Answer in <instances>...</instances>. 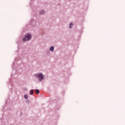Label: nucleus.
I'll return each mask as SVG.
<instances>
[{
    "mask_svg": "<svg viewBox=\"0 0 125 125\" xmlns=\"http://www.w3.org/2000/svg\"><path fill=\"white\" fill-rule=\"evenodd\" d=\"M31 39H32V33H27L23 36V38L22 39V42H26L31 41Z\"/></svg>",
    "mask_w": 125,
    "mask_h": 125,
    "instance_id": "1",
    "label": "nucleus"
},
{
    "mask_svg": "<svg viewBox=\"0 0 125 125\" xmlns=\"http://www.w3.org/2000/svg\"><path fill=\"white\" fill-rule=\"evenodd\" d=\"M36 26H37V21L32 19L31 20L30 24L26 25V28L31 29V28H35Z\"/></svg>",
    "mask_w": 125,
    "mask_h": 125,
    "instance_id": "2",
    "label": "nucleus"
},
{
    "mask_svg": "<svg viewBox=\"0 0 125 125\" xmlns=\"http://www.w3.org/2000/svg\"><path fill=\"white\" fill-rule=\"evenodd\" d=\"M33 2H34V0H31L30 2V4L33 11L32 14H34V11L37 12V7H36V6L34 5V4H32Z\"/></svg>",
    "mask_w": 125,
    "mask_h": 125,
    "instance_id": "3",
    "label": "nucleus"
},
{
    "mask_svg": "<svg viewBox=\"0 0 125 125\" xmlns=\"http://www.w3.org/2000/svg\"><path fill=\"white\" fill-rule=\"evenodd\" d=\"M35 77L36 78H38V81L39 82H42L44 79L43 75L42 74V73H41L39 74H35Z\"/></svg>",
    "mask_w": 125,
    "mask_h": 125,
    "instance_id": "4",
    "label": "nucleus"
},
{
    "mask_svg": "<svg viewBox=\"0 0 125 125\" xmlns=\"http://www.w3.org/2000/svg\"><path fill=\"white\" fill-rule=\"evenodd\" d=\"M45 13V11L44 10H41L39 11V14L40 15H43Z\"/></svg>",
    "mask_w": 125,
    "mask_h": 125,
    "instance_id": "5",
    "label": "nucleus"
},
{
    "mask_svg": "<svg viewBox=\"0 0 125 125\" xmlns=\"http://www.w3.org/2000/svg\"><path fill=\"white\" fill-rule=\"evenodd\" d=\"M50 51H54V47L53 46H52L49 48Z\"/></svg>",
    "mask_w": 125,
    "mask_h": 125,
    "instance_id": "6",
    "label": "nucleus"
},
{
    "mask_svg": "<svg viewBox=\"0 0 125 125\" xmlns=\"http://www.w3.org/2000/svg\"><path fill=\"white\" fill-rule=\"evenodd\" d=\"M73 23L71 22L69 24V29H72V28H73Z\"/></svg>",
    "mask_w": 125,
    "mask_h": 125,
    "instance_id": "7",
    "label": "nucleus"
},
{
    "mask_svg": "<svg viewBox=\"0 0 125 125\" xmlns=\"http://www.w3.org/2000/svg\"><path fill=\"white\" fill-rule=\"evenodd\" d=\"M24 54H22L21 55V56H20V58L21 59H23V58H24Z\"/></svg>",
    "mask_w": 125,
    "mask_h": 125,
    "instance_id": "8",
    "label": "nucleus"
},
{
    "mask_svg": "<svg viewBox=\"0 0 125 125\" xmlns=\"http://www.w3.org/2000/svg\"><path fill=\"white\" fill-rule=\"evenodd\" d=\"M30 94L31 95H33V94H34V89H32L30 91Z\"/></svg>",
    "mask_w": 125,
    "mask_h": 125,
    "instance_id": "9",
    "label": "nucleus"
},
{
    "mask_svg": "<svg viewBox=\"0 0 125 125\" xmlns=\"http://www.w3.org/2000/svg\"><path fill=\"white\" fill-rule=\"evenodd\" d=\"M35 93H36V94H39V93H40V90L36 89L35 90Z\"/></svg>",
    "mask_w": 125,
    "mask_h": 125,
    "instance_id": "10",
    "label": "nucleus"
},
{
    "mask_svg": "<svg viewBox=\"0 0 125 125\" xmlns=\"http://www.w3.org/2000/svg\"><path fill=\"white\" fill-rule=\"evenodd\" d=\"M25 99H28V95H24V96Z\"/></svg>",
    "mask_w": 125,
    "mask_h": 125,
    "instance_id": "11",
    "label": "nucleus"
},
{
    "mask_svg": "<svg viewBox=\"0 0 125 125\" xmlns=\"http://www.w3.org/2000/svg\"><path fill=\"white\" fill-rule=\"evenodd\" d=\"M26 103H27V104H29V103H30V101L28 100H26Z\"/></svg>",
    "mask_w": 125,
    "mask_h": 125,
    "instance_id": "12",
    "label": "nucleus"
},
{
    "mask_svg": "<svg viewBox=\"0 0 125 125\" xmlns=\"http://www.w3.org/2000/svg\"><path fill=\"white\" fill-rule=\"evenodd\" d=\"M15 64V63L13 62V64L12 65V67H14V64Z\"/></svg>",
    "mask_w": 125,
    "mask_h": 125,
    "instance_id": "13",
    "label": "nucleus"
},
{
    "mask_svg": "<svg viewBox=\"0 0 125 125\" xmlns=\"http://www.w3.org/2000/svg\"><path fill=\"white\" fill-rule=\"evenodd\" d=\"M16 61H17V59H15V62H16Z\"/></svg>",
    "mask_w": 125,
    "mask_h": 125,
    "instance_id": "14",
    "label": "nucleus"
},
{
    "mask_svg": "<svg viewBox=\"0 0 125 125\" xmlns=\"http://www.w3.org/2000/svg\"><path fill=\"white\" fill-rule=\"evenodd\" d=\"M9 81H10V82H11V79H10Z\"/></svg>",
    "mask_w": 125,
    "mask_h": 125,
    "instance_id": "15",
    "label": "nucleus"
},
{
    "mask_svg": "<svg viewBox=\"0 0 125 125\" xmlns=\"http://www.w3.org/2000/svg\"><path fill=\"white\" fill-rule=\"evenodd\" d=\"M18 67H19V65H18Z\"/></svg>",
    "mask_w": 125,
    "mask_h": 125,
    "instance_id": "16",
    "label": "nucleus"
}]
</instances>
